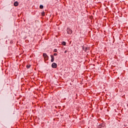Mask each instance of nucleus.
<instances>
[{
    "instance_id": "9b49d317",
    "label": "nucleus",
    "mask_w": 128,
    "mask_h": 128,
    "mask_svg": "<svg viewBox=\"0 0 128 128\" xmlns=\"http://www.w3.org/2000/svg\"><path fill=\"white\" fill-rule=\"evenodd\" d=\"M54 52H58V50L54 49Z\"/></svg>"
},
{
    "instance_id": "f03ea898",
    "label": "nucleus",
    "mask_w": 128,
    "mask_h": 128,
    "mask_svg": "<svg viewBox=\"0 0 128 128\" xmlns=\"http://www.w3.org/2000/svg\"><path fill=\"white\" fill-rule=\"evenodd\" d=\"M67 32L68 34H72V30L70 28H68L67 30Z\"/></svg>"
},
{
    "instance_id": "423d86ee",
    "label": "nucleus",
    "mask_w": 128,
    "mask_h": 128,
    "mask_svg": "<svg viewBox=\"0 0 128 128\" xmlns=\"http://www.w3.org/2000/svg\"><path fill=\"white\" fill-rule=\"evenodd\" d=\"M66 43L65 42H62V44H63V46H66Z\"/></svg>"
},
{
    "instance_id": "7ed1b4c3",
    "label": "nucleus",
    "mask_w": 128,
    "mask_h": 128,
    "mask_svg": "<svg viewBox=\"0 0 128 128\" xmlns=\"http://www.w3.org/2000/svg\"><path fill=\"white\" fill-rule=\"evenodd\" d=\"M43 56L45 60H48V56L46 54H43Z\"/></svg>"
},
{
    "instance_id": "9d476101",
    "label": "nucleus",
    "mask_w": 128,
    "mask_h": 128,
    "mask_svg": "<svg viewBox=\"0 0 128 128\" xmlns=\"http://www.w3.org/2000/svg\"><path fill=\"white\" fill-rule=\"evenodd\" d=\"M98 128H102V125L98 124V126L97 127Z\"/></svg>"
},
{
    "instance_id": "20e7f679",
    "label": "nucleus",
    "mask_w": 128,
    "mask_h": 128,
    "mask_svg": "<svg viewBox=\"0 0 128 128\" xmlns=\"http://www.w3.org/2000/svg\"><path fill=\"white\" fill-rule=\"evenodd\" d=\"M51 58V62H54V57L52 55H50Z\"/></svg>"
},
{
    "instance_id": "39448f33",
    "label": "nucleus",
    "mask_w": 128,
    "mask_h": 128,
    "mask_svg": "<svg viewBox=\"0 0 128 128\" xmlns=\"http://www.w3.org/2000/svg\"><path fill=\"white\" fill-rule=\"evenodd\" d=\"M14 6H18V2H14Z\"/></svg>"
},
{
    "instance_id": "dca6fc26",
    "label": "nucleus",
    "mask_w": 128,
    "mask_h": 128,
    "mask_svg": "<svg viewBox=\"0 0 128 128\" xmlns=\"http://www.w3.org/2000/svg\"><path fill=\"white\" fill-rule=\"evenodd\" d=\"M97 126H98V123H97Z\"/></svg>"
},
{
    "instance_id": "4468645a",
    "label": "nucleus",
    "mask_w": 128,
    "mask_h": 128,
    "mask_svg": "<svg viewBox=\"0 0 128 128\" xmlns=\"http://www.w3.org/2000/svg\"><path fill=\"white\" fill-rule=\"evenodd\" d=\"M44 12L42 13V16H44Z\"/></svg>"
},
{
    "instance_id": "2eb2a0df",
    "label": "nucleus",
    "mask_w": 128,
    "mask_h": 128,
    "mask_svg": "<svg viewBox=\"0 0 128 128\" xmlns=\"http://www.w3.org/2000/svg\"><path fill=\"white\" fill-rule=\"evenodd\" d=\"M5 128H6V126H5Z\"/></svg>"
},
{
    "instance_id": "f257e3e1",
    "label": "nucleus",
    "mask_w": 128,
    "mask_h": 128,
    "mask_svg": "<svg viewBox=\"0 0 128 128\" xmlns=\"http://www.w3.org/2000/svg\"><path fill=\"white\" fill-rule=\"evenodd\" d=\"M52 66L53 68H56V66H58V64H56V63L54 62L52 64Z\"/></svg>"
},
{
    "instance_id": "0eeeda50",
    "label": "nucleus",
    "mask_w": 128,
    "mask_h": 128,
    "mask_svg": "<svg viewBox=\"0 0 128 128\" xmlns=\"http://www.w3.org/2000/svg\"><path fill=\"white\" fill-rule=\"evenodd\" d=\"M26 68H30V65H27Z\"/></svg>"
},
{
    "instance_id": "6e6552de",
    "label": "nucleus",
    "mask_w": 128,
    "mask_h": 128,
    "mask_svg": "<svg viewBox=\"0 0 128 128\" xmlns=\"http://www.w3.org/2000/svg\"><path fill=\"white\" fill-rule=\"evenodd\" d=\"M40 8H44V6L40 5Z\"/></svg>"
},
{
    "instance_id": "ddd939ff",
    "label": "nucleus",
    "mask_w": 128,
    "mask_h": 128,
    "mask_svg": "<svg viewBox=\"0 0 128 128\" xmlns=\"http://www.w3.org/2000/svg\"><path fill=\"white\" fill-rule=\"evenodd\" d=\"M2 128H4V124H2Z\"/></svg>"
},
{
    "instance_id": "f8f14e48",
    "label": "nucleus",
    "mask_w": 128,
    "mask_h": 128,
    "mask_svg": "<svg viewBox=\"0 0 128 128\" xmlns=\"http://www.w3.org/2000/svg\"><path fill=\"white\" fill-rule=\"evenodd\" d=\"M54 56H58V54H57L56 53H54Z\"/></svg>"
},
{
    "instance_id": "1a4fd4ad",
    "label": "nucleus",
    "mask_w": 128,
    "mask_h": 128,
    "mask_svg": "<svg viewBox=\"0 0 128 128\" xmlns=\"http://www.w3.org/2000/svg\"><path fill=\"white\" fill-rule=\"evenodd\" d=\"M88 50V47L86 48H85V50H84V51H85V52H86V50Z\"/></svg>"
}]
</instances>
